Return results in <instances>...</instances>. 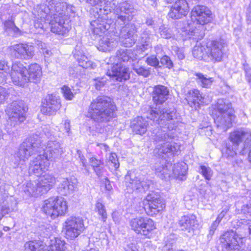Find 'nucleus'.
Returning a JSON list of instances; mask_svg holds the SVG:
<instances>
[{
    "instance_id": "nucleus-63",
    "label": "nucleus",
    "mask_w": 251,
    "mask_h": 251,
    "mask_svg": "<svg viewBox=\"0 0 251 251\" xmlns=\"http://www.w3.org/2000/svg\"><path fill=\"white\" fill-rule=\"evenodd\" d=\"M77 154L78 156V158L80 159V161L82 163V166L85 168L86 171H88V170L86 168L87 166L86 160L85 159L84 156L82 154L81 151L80 150H77Z\"/></svg>"
},
{
    "instance_id": "nucleus-36",
    "label": "nucleus",
    "mask_w": 251,
    "mask_h": 251,
    "mask_svg": "<svg viewBox=\"0 0 251 251\" xmlns=\"http://www.w3.org/2000/svg\"><path fill=\"white\" fill-rule=\"evenodd\" d=\"M13 83L16 85L24 86L28 82L27 75L25 73H13L10 74Z\"/></svg>"
},
{
    "instance_id": "nucleus-45",
    "label": "nucleus",
    "mask_w": 251,
    "mask_h": 251,
    "mask_svg": "<svg viewBox=\"0 0 251 251\" xmlns=\"http://www.w3.org/2000/svg\"><path fill=\"white\" fill-rule=\"evenodd\" d=\"M96 209L98 214L101 216V220L105 222L107 216L105 206L101 202H97L96 204Z\"/></svg>"
},
{
    "instance_id": "nucleus-28",
    "label": "nucleus",
    "mask_w": 251,
    "mask_h": 251,
    "mask_svg": "<svg viewBox=\"0 0 251 251\" xmlns=\"http://www.w3.org/2000/svg\"><path fill=\"white\" fill-rule=\"evenodd\" d=\"M23 191L27 196L37 197L43 194L37 180L27 182L23 186Z\"/></svg>"
},
{
    "instance_id": "nucleus-10",
    "label": "nucleus",
    "mask_w": 251,
    "mask_h": 251,
    "mask_svg": "<svg viewBox=\"0 0 251 251\" xmlns=\"http://www.w3.org/2000/svg\"><path fill=\"white\" fill-rule=\"evenodd\" d=\"M64 226L65 237L71 240L77 237L85 229L83 220L79 217L68 218L64 223Z\"/></svg>"
},
{
    "instance_id": "nucleus-50",
    "label": "nucleus",
    "mask_w": 251,
    "mask_h": 251,
    "mask_svg": "<svg viewBox=\"0 0 251 251\" xmlns=\"http://www.w3.org/2000/svg\"><path fill=\"white\" fill-rule=\"evenodd\" d=\"M159 65L160 67L165 66L169 69H172L174 67L173 61L171 59L170 57L167 55H164L160 58Z\"/></svg>"
},
{
    "instance_id": "nucleus-56",
    "label": "nucleus",
    "mask_w": 251,
    "mask_h": 251,
    "mask_svg": "<svg viewBox=\"0 0 251 251\" xmlns=\"http://www.w3.org/2000/svg\"><path fill=\"white\" fill-rule=\"evenodd\" d=\"M244 131V146L247 148L251 146V130L245 129Z\"/></svg>"
},
{
    "instance_id": "nucleus-11",
    "label": "nucleus",
    "mask_w": 251,
    "mask_h": 251,
    "mask_svg": "<svg viewBox=\"0 0 251 251\" xmlns=\"http://www.w3.org/2000/svg\"><path fill=\"white\" fill-rule=\"evenodd\" d=\"M125 182L127 187L136 192L143 193L148 190L152 181L149 179L139 178L137 174L133 171H129L125 176Z\"/></svg>"
},
{
    "instance_id": "nucleus-38",
    "label": "nucleus",
    "mask_w": 251,
    "mask_h": 251,
    "mask_svg": "<svg viewBox=\"0 0 251 251\" xmlns=\"http://www.w3.org/2000/svg\"><path fill=\"white\" fill-rule=\"evenodd\" d=\"M195 75L197 77L196 78L197 82L202 87L210 88L214 81L212 77H206L201 73H195Z\"/></svg>"
},
{
    "instance_id": "nucleus-39",
    "label": "nucleus",
    "mask_w": 251,
    "mask_h": 251,
    "mask_svg": "<svg viewBox=\"0 0 251 251\" xmlns=\"http://www.w3.org/2000/svg\"><path fill=\"white\" fill-rule=\"evenodd\" d=\"M25 251H43L44 246L39 241H30L25 244Z\"/></svg>"
},
{
    "instance_id": "nucleus-3",
    "label": "nucleus",
    "mask_w": 251,
    "mask_h": 251,
    "mask_svg": "<svg viewBox=\"0 0 251 251\" xmlns=\"http://www.w3.org/2000/svg\"><path fill=\"white\" fill-rule=\"evenodd\" d=\"M37 134L27 138L19 146L14 154V167H18L21 162H24L36 153H41L42 150H63L59 142L50 139L47 143L45 149L42 146L43 140Z\"/></svg>"
},
{
    "instance_id": "nucleus-21",
    "label": "nucleus",
    "mask_w": 251,
    "mask_h": 251,
    "mask_svg": "<svg viewBox=\"0 0 251 251\" xmlns=\"http://www.w3.org/2000/svg\"><path fill=\"white\" fill-rule=\"evenodd\" d=\"M76 185L77 180L75 178H64L58 185L57 191L61 195L67 196L73 193Z\"/></svg>"
},
{
    "instance_id": "nucleus-62",
    "label": "nucleus",
    "mask_w": 251,
    "mask_h": 251,
    "mask_svg": "<svg viewBox=\"0 0 251 251\" xmlns=\"http://www.w3.org/2000/svg\"><path fill=\"white\" fill-rule=\"evenodd\" d=\"M15 25L14 22L12 19L8 20L4 22V29L6 31H10Z\"/></svg>"
},
{
    "instance_id": "nucleus-48",
    "label": "nucleus",
    "mask_w": 251,
    "mask_h": 251,
    "mask_svg": "<svg viewBox=\"0 0 251 251\" xmlns=\"http://www.w3.org/2000/svg\"><path fill=\"white\" fill-rule=\"evenodd\" d=\"M159 32L160 36L165 39H169L174 36L172 30L164 25L161 26L159 28Z\"/></svg>"
},
{
    "instance_id": "nucleus-1",
    "label": "nucleus",
    "mask_w": 251,
    "mask_h": 251,
    "mask_svg": "<svg viewBox=\"0 0 251 251\" xmlns=\"http://www.w3.org/2000/svg\"><path fill=\"white\" fill-rule=\"evenodd\" d=\"M169 90L165 86L158 85L154 86L152 92V100L155 105L149 106L147 117L160 127L166 128L169 130L176 127L177 124L173 118V111L164 107L162 104L168 99Z\"/></svg>"
},
{
    "instance_id": "nucleus-32",
    "label": "nucleus",
    "mask_w": 251,
    "mask_h": 251,
    "mask_svg": "<svg viewBox=\"0 0 251 251\" xmlns=\"http://www.w3.org/2000/svg\"><path fill=\"white\" fill-rule=\"evenodd\" d=\"M89 161L96 175L98 176H102L104 168L103 161L93 156L89 158Z\"/></svg>"
},
{
    "instance_id": "nucleus-2",
    "label": "nucleus",
    "mask_w": 251,
    "mask_h": 251,
    "mask_svg": "<svg viewBox=\"0 0 251 251\" xmlns=\"http://www.w3.org/2000/svg\"><path fill=\"white\" fill-rule=\"evenodd\" d=\"M115 27L120 30V36L126 47H131L136 40L137 28L135 24L130 22L136 14V10L127 1L119 3L114 8Z\"/></svg>"
},
{
    "instance_id": "nucleus-13",
    "label": "nucleus",
    "mask_w": 251,
    "mask_h": 251,
    "mask_svg": "<svg viewBox=\"0 0 251 251\" xmlns=\"http://www.w3.org/2000/svg\"><path fill=\"white\" fill-rule=\"evenodd\" d=\"M129 225L131 229L136 233L144 235H148L155 228L154 222L147 218L140 217L132 219L130 221Z\"/></svg>"
},
{
    "instance_id": "nucleus-29",
    "label": "nucleus",
    "mask_w": 251,
    "mask_h": 251,
    "mask_svg": "<svg viewBox=\"0 0 251 251\" xmlns=\"http://www.w3.org/2000/svg\"><path fill=\"white\" fill-rule=\"evenodd\" d=\"M116 42L111 38L110 34H104L99 39L98 49L102 51H110L115 45Z\"/></svg>"
},
{
    "instance_id": "nucleus-42",
    "label": "nucleus",
    "mask_w": 251,
    "mask_h": 251,
    "mask_svg": "<svg viewBox=\"0 0 251 251\" xmlns=\"http://www.w3.org/2000/svg\"><path fill=\"white\" fill-rule=\"evenodd\" d=\"M133 70L140 75H142L145 77L149 76L151 74V68H146L138 64L132 65Z\"/></svg>"
},
{
    "instance_id": "nucleus-4",
    "label": "nucleus",
    "mask_w": 251,
    "mask_h": 251,
    "mask_svg": "<svg viewBox=\"0 0 251 251\" xmlns=\"http://www.w3.org/2000/svg\"><path fill=\"white\" fill-rule=\"evenodd\" d=\"M117 107L106 96H99L91 101L88 113L91 119L98 123H107L117 116Z\"/></svg>"
},
{
    "instance_id": "nucleus-15",
    "label": "nucleus",
    "mask_w": 251,
    "mask_h": 251,
    "mask_svg": "<svg viewBox=\"0 0 251 251\" xmlns=\"http://www.w3.org/2000/svg\"><path fill=\"white\" fill-rule=\"evenodd\" d=\"M226 46L224 40H213L207 43L206 55L211 60L214 61H220L223 56L225 48Z\"/></svg>"
},
{
    "instance_id": "nucleus-26",
    "label": "nucleus",
    "mask_w": 251,
    "mask_h": 251,
    "mask_svg": "<svg viewBox=\"0 0 251 251\" xmlns=\"http://www.w3.org/2000/svg\"><path fill=\"white\" fill-rule=\"evenodd\" d=\"M26 72H28V82L37 83L40 81L42 71L39 65L36 63L31 64Z\"/></svg>"
},
{
    "instance_id": "nucleus-35",
    "label": "nucleus",
    "mask_w": 251,
    "mask_h": 251,
    "mask_svg": "<svg viewBox=\"0 0 251 251\" xmlns=\"http://www.w3.org/2000/svg\"><path fill=\"white\" fill-rule=\"evenodd\" d=\"M43 156L46 157L49 162L56 161L59 159L63 153V150L54 151L53 150H42Z\"/></svg>"
},
{
    "instance_id": "nucleus-54",
    "label": "nucleus",
    "mask_w": 251,
    "mask_h": 251,
    "mask_svg": "<svg viewBox=\"0 0 251 251\" xmlns=\"http://www.w3.org/2000/svg\"><path fill=\"white\" fill-rule=\"evenodd\" d=\"M146 62L149 65L155 68L160 67L159 61L155 55H151L147 57Z\"/></svg>"
},
{
    "instance_id": "nucleus-16",
    "label": "nucleus",
    "mask_w": 251,
    "mask_h": 251,
    "mask_svg": "<svg viewBox=\"0 0 251 251\" xmlns=\"http://www.w3.org/2000/svg\"><path fill=\"white\" fill-rule=\"evenodd\" d=\"M43 105L41 111L43 114L47 115L54 114L61 107L60 100L58 96L53 94H49L42 101Z\"/></svg>"
},
{
    "instance_id": "nucleus-17",
    "label": "nucleus",
    "mask_w": 251,
    "mask_h": 251,
    "mask_svg": "<svg viewBox=\"0 0 251 251\" xmlns=\"http://www.w3.org/2000/svg\"><path fill=\"white\" fill-rule=\"evenodd\" d=\"M191 16L195 18L197 22L204 25L210 22L213 16L210 10L205 6L198 5L191 11Z\"/></svg>"
},
{
    "instance_id": "nucleus-24",
    "label": "nucleus",
    "mask_w": 251,
    "mask_h": 251,
    "mask_svg": "<svg viewBox=\"0 0 251 251\" xmlns=\"http://www.w3.org/2000/svg\"><path fill=\"white\" fill-rule=\"evenodd\" d=\"M148 125V121L142 117H137L131 121L130 127L134 133L142 135L146 132Z\"/></svg>"
},
{
    "instance_id": "nucleus-40",
    "label": "nucleus",
    "mask_w": 251,
    "mask_h": 251,
    "mask_svg": "<svg viewBox=\"0 0 251 251\" xmlns=\"http://www.w3.org/2000/svg\"><path fill=\"white\" fill-rule=\"evenodd\" d=\"M205 50H206V45H201L197 43L193 48V55L195 58L201 59L204 56H207Z\"/></svg>"
},
{
    "instance_id": "nucleus-27",
    "label": "nucleus",
    "mask_w": 251,
    "mask_h": 251,
    "mask_svg": "<svg viewBox=\"0 0 251 251\" xmlns=\"http://www.w3.org/2000/svg\"><path fill=\"white\" fill-rule=\"evenodd\" d=\"M51 32L60 35H64L70 30L69 26L65 23L64 19H53L50 23Z\"/></svg>"
},
{
    "instance_id": "nucleus-5",
    "label": "nucleus",
    "mask_w": 251,
    "mask_h": 251,
    "mask_svg": "<svg viewBox=\"0 0 251 251\" xmlns=\"http://www.w3.org/2000/svg\"><path fill=\"white\" fill-rule=\"evenodd\" d=\"M129 54V52L127 50L119 51L116 56V62L112 65L111 69L107 70V75L120 82L128 80L130 78L129 70L122 62L133 61Z\"/></svg>"
},
{
    "instance_id": "nucleus-30",
    "label": "nucleus",
    "mask_w": 251,
    "mask_h": 251,
    "mask_svg": "<svg viewBox=\"0 0 251 251\" xmlns=\"http://www.w3.org/2000/svg\"><path fill=\"white\" fill-rule=\"evenodd\" d=\"M182 24L184 26L181 27V30L183 32H185L186 35L189 36V38H192L197 42L198 40L202 39L204 36L203 33H200L199 29L197 28L192 29L190 27V25L188 23V21H185L183 22Z\"/></svg>"
},
{
    "instance_id": "nucleus-34",
    "label": "nucleus",
    "mask_w": 251,
    "mask_h": 251,
    "mask_svg": "<svg viewBox=\"0 0 251 251\" xmlns=\"http://www.w3.org/2000/svg\"><path fill=\"white\" fill-rule=\"evenodd\" d=\"M245 129L240 128L231 132L229 135L230 141L234 145H238L244 141Z\"/></svg>"
},
{
    "instance_id": "nucleus-9",
    "label": "nucleus",
    "mask_w": 251,
    "mask_h": 251,
    "mask_svg": "<svg viewBox=\"0 0 251 251\" xmlns=\"http://www.w3.org/2000/svg\"><path fill=\"white\" fill-rule=\"evenodd\" d=\"M25 108L22 102L15 101L8 105L6 112L8 116V122L15 126L25 120Z\"/></svg>"
},
{
    "instance_id": "nucleus-44",
    "label": "nucleus",
    "mask_w": 251,
    "mask_h": 251,
    "mask_svg": "<svg viewBox=\"0 0 251 251\" xmlns=\"http://www.w3.org/2000/svg\"><path fill=\"white\" fill-rule=\"evenodd\" d=\"M34 158L39 160L37 165L40 166V168L41 169L42 172H45L48 170L50 165V162L48 161L45 157L43 156V154H40Z\"/></svg>"
},
{
    "instance_id": "nucleus-61",
    "label": "nucleus",
    "mask_w": 251,
    "mask_h": 251,
    "mask_svg": "<svg viewBox=\"0 0 251 251\" xmlns=\"http://www.w3.org/2000/svg\"><path fill=\"white\" fill-rule=\"evenodd\" d=\"M242 212L245 214L251 216V201L249 203L244 205L242 207Z\"/></svg>"
},
{
    "instance_id": "nucleus-7",
    "label": "nucleus",
    "mask_w": 251,
    "mask_h": 251,
    "mask_svg": "<svg viewBox=\"0 0 251 251\" xmlns=\"http://www.w3.org/2000/svg\"><path fill=\"white\" fill-rule=\"evenodd\" d=\"M43 211L52 219L64 215L68 207L66 201L62 197H51L44 201Z\"/></svg>"
},
{
    "instance_id": "nucleus-8",
    "label": "nucleus",
    "mask_w": 251,
    "mask_h": 251,
    "mask_svg": "<svg viewBox=\"0 0 251 251\" xmlns=\"http://www.w3.org/2000/svg\"><path fill=\"white\" fill-rule=\"evenodd\" d=\"M139 203V211L145 210L149 216H153L161 211L164 207L162 200L153 192L149 194L146 198Z\"/></svg>"
},
{
    "instance_id": "nucleus-31",
    "label": "nucleus",
    "mask_w": 251,
    "mask_h": 251,
    "mask_svg": "<svg viewBox=\"0 0 251 251\" xmlns=\"http://www.w3.org/2000/svg\"><path fill=\"white\" fill-rule=\"evenodd\" d=\"M217 109L218 115L222 114H233L234 111L232 108L231 104L229 102H226L223 99H219L217 103Z\"/></svg>"
},
{
    "instance_id": "nucleus-58",
    "label": "nucleus",
    "mask_w": 251,
    "mask_h": 251,
    "mask_svg": "<svg viewBox=\"0 0 251 251\" xmlns=\"http://www.w3.org/2000/svg\"><path fill=\"white\" fill-rule=\"evenodd\" d=\"M241 224L240 227L238 228L236 230L239 232L242 226L243 228H245L246 230L248 231L250 235L251 236V221L244 220L239 223Z\"/></svg>"
},
{
    "instance_id": "nucleus-53",
    "label": "nucleus",
    "mask_w": 251,
    "mask_h": 251,
    "mask_svg": "<svg viewBox=\"0 0 251 251\" xmlns=\"http://www.w3.org/2000/svg\"><path fill=\"white\" fill-rule=\"evenodd\" d=\"M61 90L63 94V96L66 100H70L74 97V94L68 86L64 85L62 87Z\"/></svg>"
},
{
    "instance_id": "nucleus-52",
    "label": "nucleus",
    "mask_w": 251,
    "mask_h": 251,
    "mask_svg": "<svg viewBox=\"0 0 251 251\" xmlns=\"http://www.w3.org/2000/svg\"><path fill=\"white\" fill-rule=\"evenodd\" d=\"M78 60L79 65L80 67H82L83 68L88 69L93 68V63L91 61H90L87 57L83 56H81V57L79 58H77Z\"/></svg>"
},
{
    "instance_id": "nucleus-60",
    "label": "nucleus",
    "mask_w": 251,
    "mask_h": 251,
    "mask_svg": "<svg viewBox=\"0 0 251 251\" xmlns=\"http://www.w3.org/2000/svg\"><path fill=\"white\" fill-rule=\"evenodd\" d=\"M220 222L215 220L212 224H211L210 229L209 230V233L207 235L208 238H211L213 235L214 234L215 230H216L217 227L218 226Z\"/></svg>"
},
{
    "instance_id": "nucleus-33",
    "label": "nucleus",
    "mask_w": 251,
    "mask_h": 251,
    "mask_svg": "<svg viewBox=\"0 0 251 251\" xmlns=\"http://www.w3.org/2000/svg\"><path fill=\"white\" fill-rule=\"evenodd\" d=\"M151 32L148 29H144L141 34L140 40L141 46H140V49L142 51H145L151 48Z\"/></svg>"
},
{
    "instance_id": "nucleus-6",
    "label": "nucleus",
    "mask_w": 251,
    "mask_h": 251,
    "mask_svg": "<svg viewBox=\"0 0 251 251\" xmlns=\"http://www.w3.org/2000/svg\"><path fill=\"white\" fill-rule=\"evenodd\" d=\"M173 136L169 133H163L158 132L156 133L154 138V141L157 143L162 142L163 143L158 144L154 150L156 154L161 158H165V155L169 156L174 155L179 150V145L175 142H172Z\"/></svg>"
},
{
    "instance_id": "nucleus-23",
    "label": "nucleus",
    "mask_w": 251,
    "mask_h": 251,
    "mask_svg": "<svg viewBox=\"0 0 251 251\" xmlns=\"http://www.w3.org/2000/svg\"><path fill=\"white\" fill-rule=\"evenodd\" d=\"M188 104L196 109L200 107V102H203V97L200 91L196 89L190 90L186 94Z\"/></svg>"
},
{
    "instance_id": "nucleus-59",
    "label": "nucleus",
    "mask_w": 251,
    "mask_h": 251,
    "mask_svg": "<svg viewBox=\"0 0 251 251\" xmlns=\"http://www.w3.org/2000/svg\"><path fill=\"white\" fill-rule=\"evenodd\" d=\"M109 161L113 164V166L116 169L119 167L120 164L118 161L117 156L115 153H110L109 157Z\"/></svg>"
},
{
    "instance_id": "nucleus-20",
    "label": "nucleus",
    "mask_w": 251,
    "mask_h": 251,
    "mask_svg": "<svg viewBox=\"0 0 251 251\" xmlns=\"http://www.w3.org/2000/svg\"><path fill=\"white\" fill-rule=\"evenodd\" d=\"M234 119V114L217 115L214 118V122L219 130L221 132H225L232 126V123Z\"/></svg>"
},
{
    "instance_id": "nucleus-43",
    "label": "nucleus",
    "mask_w": 251,
    "mask_h": 251,
    "mask_svg": "<svg viewBox=\"0 0 251 251\" xmlns=\"http://www.w3.org/2000/svg\"><path fill=\"white\" fill-rule=\"evenodd\" d=\"M39 160L33 158L32 160L30 161V165L29 167V172L30 173H33L36 176H39L43 172L41 169L40 168V166L37 165V163Z\"/></svg>"
},
{
    "instance_id": "nucleus-12",
    "label": "nucleus",
    "mask_w": 251,
    "mask_h": 251,
    "mask_svg": "<svg viewBox=\"0 0 251 251\" xmlns=\"http://www.w3.org/2000/svg\"><path fill=\"white\" fill-rule=\"evenodd\" d=\"M241 236L242 235H240ZM242 237L236 231L232 230L224 233L220 238V245L223 251H234L239 249Z\"/></svg>"
},
{
    "instance_id": "nucleus-51",
    "label": "nucleus",
    "mask_w": 251,
    "mask_h": 251,
    "mask_svg": "<svg viewBox=\"0 0 251 251\" xmlns=\"http://www.w3.org/2000/svg\"><path fill=\"white\" fill-rule=\"evenodd\" d=\"M200 171L205 179L209 180L211 179L212 175V171L210 167L201 165L200 167Z\"/></svg>"
},
{
    "instance_id": "nucleus-47",
    "label": "nucleus",
    "mask_w": 251,
    "mask_h": 251,
    "mask_svg": "<svg viewBox=\"0 0 251 251\" xmlns=\"http://www.w3.org/2000/svg\"><path fill=\"white\" fill-rule=\"evenodd\" d=\"M26 71V68L22 63L16 61L12 64L11 73H16L22 74L25 73Z\"/></svg>"
},
{
    "instance_id": "nucleus-46",
    "label": "nucleus",
    "mask_w": 251,
    "mask_h": 251,
    "mask_svg": "<svg viewBox=\"0 0 251 251\" xmlns=\"http://www.w3.org/2000/svg\"><path fill=\"white\" fill-rule=\"evenodd\" d=\"M90 3L95 5L100 4V6H102L103 2H104L103 5L104 10L105 11L110 12L112 9L113 8V6L112 5H113L114 3H111L110 1L107 0L105 1V0H90Z\"/></svg>"
},
{
    "instance_id": "nucleus-22",
    "label": "nucleus",
    "mask_w": 251,
    "mask_h": 251,
    "mask_svg": "<svg viewBox=\"0 0 251 251\" xmlns=\"http://www.w3.org/2000/svg\"><path fill=\"white\" fill-rule=\"evenodd\" d=\"M51 16L56 21L58 19H65L67 3L62 1H58L48 8Z\"/></svg>"
},
{
    "instance_id": "nucleus-57",
    "label": "nucleus",
    "mask_w": 251,
    "mask_h": 251,
    "mask_svg": "<svg viewBox=\"0 0 251 251\" xmlns=\"http://www.w3.org/2000/svg\"><path fill=\"white\" fill-rule=\"evenodd\" d=\"M95 88L97 90H100L104 86L106 80L104 78L98 77L94 79Z\"/></svg>"
},
{
    "instance_id": "nucleus-49",
    "label": "nucleus",
    "mask_w": 251,
    "mask_h": 251,
    "mask_svg": "<svg viewBox=\"0 0 251 251\" xmlns=\"http://www.w3.org/2000/svg\"><path fill=\"white\" fill-rule=\"evenodd\" d=\"M11 91V88H5L0 86V104L3 103L8 99Z\"/></svg>"
},
{
    "instance_id": "nucleus-14",
    "label": "nucleus",
    "mask_w": 251,
    "mask_h": 251,
    "mask_svg": "<svg viewBox=\"0 0 251 251\" xmlns=\"http://www.w3.org/2000/svg\"><path fill=\"white\" fill-rule=\"evenodd\" d=\"M12 56L22 60H29L35 54L34 47L26 44H17L9 48Z\"/></svg>"
},
{
    "instance_id": "nucleus-55",
    "label": "nucleus",
    "mask_w": 251,
    "mask_h": 251,
    "mask_svg": "<svg viewBox=\"0 0 251 251\" xmlns=\"http://www.w3.org/2000/svg\"><path fill=\"white\" fill-rule=\"evenodd\" d=\"M93 31L94 34L99 35L100 38H101L102 34H105V32L106 31L105 28L101 25H98L97 26H95Z\"/></svg>"
},
{
    "instance_id": "nucleus-37",
    "label": "nucleus",
    "mask_w": 251,
    "mask_h": 251,
    "mask_svg": "<svg viewBox=\"0 0 251 251\" xmlns=\"http://www.w3.org/2000/svg\"><path fill=\"white\" fill-rule=\"evenodd\" d=\"M65 242L58 238H55L50 241L48 247V251H64Z\"/></svg>"
},
{
    "instance_id": "nucleus-19",
    "label": "nucleus",
    "mask_w": 251,
    "mask_h": 251,
    "mask_svg": "<svg viewBox=\"0 0 251 251\" xmlns=\"http://www.w3.org/2000/svg\"><path fill=\"white\" fill-rule=\"evenodd\" d=\"M178 224L181 230L189 233L193 232L198 225L197 217L194 214H188L181 217Z\"/></svg>"
},
{
    "instance_id": "nucleus-64",
    "label": "nucleus",
    "mask_w": 251,
    "mask_h": 251,
    "mask_svg": "<svg viewBox=\"0 0 251 251\" xmlns=\"http://www.w3.org/2000/svg\"><path fill=\"white\" fill-rule=\"evenodd\" d=\"M126 251H139L137 243L133 242L127 245L126 248Z\"/></svg>"
},
{
    "instance_id": "nucleus-25",
    "label": "nucleus",
    "mask_w": 251,
    "mask_h": 251,
    "mask_svg": "<svg viewBox=\"0 0 251 251\" xmlns=\"http://www.w3.org/2000/svg\"><path fill=\"white\" fill-rule=\"evenodd\" d=\"M39 187L43 194L48 192L55 183V178L50 174H45L40 176L38 179Z\"/></svg>"
},
{
    "instance_id": "nucleus-41",
    "label": "nucleus",
    "mask_w": 251,
    "mask_h": 251,
    "mask_svg": "<svg viewBox=\"0 0 251 251\" xmlns=\"http://www.w3.org/2000/svg\"><path fill=\"white\" fill-rule=\"evenodd\" d=\"M187 166L184 162L175 164L173 167V172L177 176H184L187 171Z\"/></svg>"
},
{
    "instance_id": "nucleus-18",
    "label": "nucleus",
    "mask_w": 251,
    "mask_h": 251,
    "mask_svg": "<svg viewBox=\"0 0 251 251\" xmlns=\"http://www.w3.org/2000/svg\"><path fill=\"white\" fill-rule=\"evenodd\" d=\"M188 3L186 0H178L171 7L168 16L172 19H180L189 11Z\"/></svg>"
}]
</instances>
